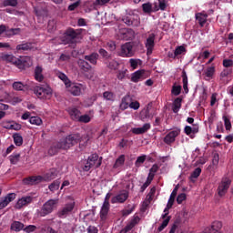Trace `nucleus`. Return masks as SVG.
<instances>
[{
    "label": "nucleus",
    "mask_w": 233,
    "mask_h": 233,
    "mask_svg": "<svg viewBox=\"0 0 233 233\" xmlns=\"http://www.w3.org/2000/svg\"><path fill=\"white\" fill-rule=\"evenodd\" d=\"M154 46H156V34L151 33L146 41L147 56H152Z\"/></svg>",
    "instance_id": "11"
},
{
    "label": "nucleus",
    "mask_w": 233,
    "mask_h": 233,
    "mask_svg": "<svg viewBox=\"0 0 233 233\" xmlns=\"http://www.w3.org/2000/svg\"><path fill=\"white\" fill-rule=\"evenodd\" d=\"M170 219H171V217H167L163 220L162 224L157 228L158 232H162V230H165V228L168 227V223H170Z\"/></svg>",
    "instance_id": "47"
},
{
    "label": "nucleus",
    "mask_w": 233,
    "mask_h": 233,
    "mask_svg": "<svg viewBox=\"0 0 233 233\" xmlns=\"http://www.w3.org/2000/svg\"><path fill=\"white\" fill-rule=\"evenodd\" d=\"M171 94H173V96H179V94H181V86H173Z\"/></svg>",
    "instance_id": "57"
},
{
    "label": "nucleus",
    "mask_w": 233,
    "mask_h": 233,
    "mask_svg": "<svg viewBox=\"0 0 233 233\" xmlns=\"http://www.w3.org/2000/svg\"><path fill=\"white\" fill-rule=\"evenodd\" d=\"M79 5H81V0H77L76 2L69 5L67 10H69V12H74V10H76Z\"/></svg>",
    "instance_id": "56"
},
{
    "label": "nucleus",
    "mask_w": 233,
    "mask_h": 233,
    "mask_svg": "<svg viewBox=\"0 0 233 233\" xmlns=\"http://www.w3.org/2000/svg\"><path fill=\"white\" fill-rule=\"evenodd\" d=\"M81 141V135L79 134H71L68 135L66 138L60 140L63 150H68L72 147L77 145Z\"/></svg>",
    "instance_id": "4"
},
{
    "label": "nucleus",
    "mask_w": 233,
    "mask_h": 233,
    "mask_svg": "<svg viewBox=\"0 0 233 233\" xmlns=\"http://www.w3.org/2000/svg\"><path fill=\"white\" fill-rule=\"evenodd\" d=\"M232 184V180L228 177L222 178L221 182L218 187V194L219 198H223V196L227 195L228 192V188H230V185Z\"/></svg>",
    "instance_id": "9"
},
{
    "label": "nucleus",
    "mask_w": 233,
    "mask_h": 233,
    "mask_svg": "<svg viewBox=\"0 0 233 233\" xmlns=\"http://www.w3.org/2000/svg\"><path fill=\"white\" fill-rule=\"evenodd\" d=\"M130 101H132V99L130 98L129 96H124L119 106L120 110H127V108L130 106Z\"/></svg>",
    "instance_id": "31"
},
{
    "label": "nucleus",
    "mask_w": 233,
    "mask_h": 233,
    "mask_svg": "<svg viewBox=\"0 0 233 233\" xmlns=\"http://www.w3.org/2000/svg\"><path fill=\"white\" fill-rule=\"evenodd\" d=\"M177 190H178V187H176L173 189V191H172V193H171V195H170V197H169V199H168V201H167V203H169V206H170V205H174V201H176V196H177Z\"/></svg>",
    "instance_id": "45"
},
{
    "label": "nucleus",
    "mask_w": 233,
    "mask_h": 233,
    "mask_svg": "<svg viewBox=\"0 0 233 233\" xmlns=\"http://www.w3.org/2000/svg\"><path fill=\"white\" fill-rule=\"evenodd\" d=\"M201 176L200 167H197L190 175L191 179H198V177Z\"/></svg>",
    "instance_id": "55"
},
{
    "label": "nucleus",
    "mask_w": 233,
    "mask_h": 233,
    "mask_svg": "<svg viewBox=\"0 0 233 233\" xmlns=\"http://www.w3.org/2000/svg\"><path fill=\"white\" fill-rule=\"evenodd\" d=\"M37 230V226L35 225H28L26 227H24V232L25 233H32L35 232Z\"/></svg>",
    "instance_id": "51"
},
{
    "label": "nucleus",
    "mask_w": 233,
    "mask_h": 233,
    "mask_svg": "<svg viewBox=\"0 0 233 233\" xmlns=\"http://www.w3.org/2000/svg\"><path fill=\"white\" fill-rule=\"evenodd\" d=\"M3 6H17V0H4L2 2Z\"/></svg>",
    "instance_id": "50"
},
{
    "label": "nucleus",
    "mask_w": 233,
    "mask_h": 233,
    "mask_svg": "<svg viewBox=\"0 0 233 233\" xmlns=\"http://www.w3.org/2000/svg\"><path fill=\"white\" fill-rule=\"evenodd\" d=\"M128 199V191L122 190L111 199V203H125Z\"/></svg>",
    "instance_id": "15"
},
{
    "label": "nucleus",
    "mask_w": 233,
    "mask_h": 233,
    "mask_svg": "<svg viewBox=\"0 0 233 233\" xmlns=\"http://www.w3.org/2000/svg\"><path fill=\"white\" fill-rule=\"evenodd\" d=\"M84 59L89 62L91 65H97V59H99V54L92 53L84 56Z\"/></svg>",
    "instance_id": "28"
},
{
    "label": "nucleus",
    "mask_w": 233,
    "mask_h": 233,
    "mask_svg": "<svg viewBox=\"0 0 233 233\" xmlns=\"http://www.w3.org/2000/svg\"><path fill=\"white\" fill-rule=\"evenodd\" d=\"M183 52H187V49L185 48V46H179L175 49L174 54H171L168 56H169V57L176 59V57H177V56H181V54H183Z\"/></svg>",
    "instance_id": "36"
},
{
    "label": "nucleus",
    "mask_w": 233,
    "mask_h": 233,
    "mask_svg": "<svg viewBox=\"0 0 233 233\" xmlns=\"http://www.w3.org/2000/svg\"><path fill=\"white\" fill-rule=\"evenodd\" d=\"M182 83H183V89L185 94H188V76H187V71H182Z\"/></svg>",
    "instance_id": "34"
},
{
    "label": "nucleus",
    "mask_w": 233,
    "mask_h": 233,
    "mask_svg": "<svg viewBox=\"0 0 233 233\" xmlns=\"http://www.w3.org/2000/svg\"><path fill=\"white\" fill-rule=\"evenodd\" d=\"M183 101V99H181L180 97H177L174 102H173V106H172V111L174 112V114H177V112H179L180 108H181V102Z\"/></svg>",
    "instance_id": "35"
},
{
    "label": "nucleus",
    "mask_w": 233,
    "mask_h": 233,
    "mask_svg": "<svg viewBox=\"0 0 233 233\" xmlns=\"http://www.w3.org/2000/svg\"><path fill=\"white\" fill-rule=\"evenodd\" d=\"M63 150V145L61 144V141L52 144L50 148L48 149L49 156H56L59 150Z\"/></svg>",
    "instance_id": "23"
},
{
    "label": "nucleus",
    "mask_w": 233,
    "mask_h": 233,
    "mask_svg": "<svg viewBox=\"0 0 233 233\" xmlns=\"http://www.w3.org/2000/svg\"><path fill=\"white\" fill-rule=\"evenodd\" d=\"M69 88V92L70 94H72V96H81L83 90H86V86L83 84H72L69 83L68 87Z\"/></svg>",
    "instance_id": "10"
},
{
    "label": "nucleus",
    "mask_w": 233,
    "mask_h": 233,
    "mask_svg": "<svg viewBox=\"0 0 233 233\" xmlns=\"http://www.w3.org/2000/svg\"><path fill=\"white\" fill-rule=\"evenodd\" d=\"M232 74V69L226 68L220 73V77H228Z\"/></svg>",
    "instance_id": "61"
},
{
    "label": "nucleus",
    "mask_w": 233,
    "mask_h": 233,
    "mask_svg": "<svg viewBox=\"0 0 233 233\" xmlns=\"http://www.w3.org/2000/svg\"><path fill=\"white\" fill-rule=\"evenodd\" d=\"M108 212H110V206L108 204H103L100 209V221L105 223L108 218Z\"/></svg>",
    "instance_id": "17"
},
{
    "label": "nucleus",
    "mask_w": 233,
    "mask_h": 233,
    "mask_svg": "<svg viewBox=\"0 0 233 233\" xmlns=\"http://www.w3.org/2000/svg\"><path fill=\"white\" fill-rule=\"evenodd\" d=\"M101 163H103V157L99 158V155H97V153H94L88 157L87 162L83 167V171L88 172L93 167H95V168H99L101 167Z\"/></svg>",
    "instance_id": "5"
},
{
    "label": "nucleus",
    "mask_w": 233,
    "mask_h": 233,
    "mask_svg": "<svg viewBox=\"0 0 233 233\" xmlns=\"http://www.w3.org/2000/svg\"><path fill=\"white\" fill-rule=\"evenodd\" d=\"M99 55L105 59V61H106V59H108L109 57H111L110 54L107 53L106 50L100 48L98 50Z\"/></svg>",
    "instance_id": "54"
},
{
    "label": "nucleus",
    "mask_w": 233,
    "mask_h": 233,
    "mask_svg": "<svg viewBox=\"0 0 233 233\" xmlns=\"http://www.w3.org/2000/svg\"><path fill=\"white\" fill-rule=\"evenodd\" d=\"M15 193H9L7 194L5 198L0 202V210L8 207V204L12 203L14 199H15Z\"/></svg>",
    "instance_id": "16"
},
{
    "label": "nucleus",
    "mask_w": 233,
    "mask_h": 233,
    "mask_svg": "<svg viewBox=\"0 0 233 233\" xmlns=\"http://www.w3.org/2000/svg\"><path fill=\"white\" fill-rule=\"evenodd\" d=\"M67 112L73 121H78L79 117L81 116V111L76 107H69Z\"/></svg>",
    "instance_id": "25"
},
{
    "label": "nucleus",
    "mask_w": 233,
    "mask_h": 233,
    "mask_svg": "<svg viewBox=\"0 0 233 233\" xmlns=\"http://www.w3.org/2000/svg\"><path fill=\"white\" fill-rule=\"evenodd\" d=\"M13 89L16 90L18 92H21L23 90H28V85L23 84L21 81L14 82L13 83Z\"/></svg>",
    "instance_id": "33"
},
{
    "label": "nucleus",
    "mask_w": 233,
    "mask_h": 233,
    "mask_svg": "<svg viewBox=\"0 0 233 233\" xmlns=\"http://www.w3.org/2000/svg\"><path fill=\"white\" fill-rule=\"evenodd\" d=\"M29 123H31V125H36V127H40V125H43V120L39 116H31L29 118Z\"/></svg>",
    "instance_id": "44"
},
{
    "label": "nucleus",
    "mask_w": 233,
    "mask_h": 233,
    "mask_svg": "<svg viewBox=\"0 0 233 233\" xmlns=\"http://www.w3.org/2000/svg\"><path fill=\"white\" fill-rule=\"evenodd\" d=\"M59 187H61V181L59 179H56L48 186V188L50 192L54 193L56 190H59Z\"/></svg>",
    "instance_id": "38"
},
{
    "label": "nucleus",
    "mask_w": 233,
    "mask_h": 233,
    "mask_svg": "<svg viewBox=\"0 0 233 233\" xmlns=\"http://www.w3.org/2000/svg\"><path fill=\"white\" fill-rule=\"evenodd\" d=\"M195 17H196V21L198 23L199 26H201V28H203V26H205V25L207 23L208 15H207L205 13H197Z\"/></svg>",
    "instance_id": "21"
},
{
    "label": "nucleus",
    "mask_w": 233,
    "mask_h": 233,
    "mask_svg": "<svg viewBox=\"0 0 233 233\" xmlns=\"http://www.w3.org/2000/svg\"><path fill=\"white\" fill-rule=\"evenodd\" d=\"M134 54H136V51H134V44L127 42L121 46L118 56L120 57H134Z\"/></svg>",
    "instance_id": "7"
},
{
    "label": "nucleus",
    "mask_w": 233,
    "mask_h": 233,
    "mask_svg": "<svg viewBox=\"0 0 233 233\" xmlns=\"http://www.w3.org/2000/svg\"><path fill=\"white\" fill-rule=\"evenodd\" d=\"M139 117L141 121H146V119H150V117H152V115L150 114V107L148 106L140 111Z\"/></svg>",
    "instance_id": "29"
},
{
    "label": "nucleus",
    "mask_w": 233,
    "mask_h": 233,
    "mask_svg": "<svg viewBox=\"0 0 233 233\" xmlns=\"http://www.w3.org/2000/svg\"><path fill=\"white\" fill-rule=\"evenodd\" d=\"M184 132L187 136H190V134H198L199 132V128L192 127L190 126H186L184 128Z\"/></svg>",
    "instance_id": "42"
},
{
    "label": "nucleus",
    "mask_w": 233,
    "mask_h": 233,
    "mask_svg": "<svg viewBox=\"0 0 233 233\" xmlns=\"http://www.w3.org/2000/svg\"><path fill=\"white\" fill-rule=\"evenodd\" d=\"M140 106L141 104H139V101H133L129 103V108H132L133 110H139Z\"/></svg>",
    "instance_id": "59"
},
{
    "label": "nucleus",
    "mask_w": 233,
    "mask_h": 233,
    "mask_svg": "<svg viewBox=\"0 0 233 233\" xmlns=\"http://www.w3.org/2000/svg\"><path fill=\"white\" fill-rule=\"evenodd\" d=\"M105 65L109 68V70H117V68H119V62L111 57L105 60Z\"/></svg>",
    "instance_id": "22"
},
{
    "label": "nucleus",
    "mask_w": 233,
    "mask_h": 233,
    "mask_svg": "<svg viewBox=\"0 0 233 233\" xmlns=\"http://www.w3.org/2000/svg\"><path fill=\"white\" fill-rule=\"evenodd\" d=\"M103 97L106 101H114L116 99V95L112 91H105L103 93Z\"/></svg>",
    "instance_id": "43"
},
{
    "label": "nucleus",
    "mask_w": 233,
    "mask_h": 233,
    "mask_svg": "<svg viewBox=\"0 0 233 233\" xmlns=\"http://www.w3.org/2000/svg\"><path fill=\"white\" fill-rule=\"evenodd\" d=\"M223 119L226 130H230L232 128V123L230 122V119H228L227 116H224Z\"/></svg>",
    "instance_id": "58"
},
{
    "label": "nucleus",
    "mask_w": 233,
    "mask_h": 233,
    "mask_svg": "<svg viewBox=\"0 0 233 233\" xmlns=\"http://www.w3.org/2000/svg\"><path fill=\"white\" fill-rule=\"evenodd\" d=\"M214 74H216V66H214L208 67L205 72L206 77H209V78L213 77Z\"/></svg>",
    "instance_id": "49"
},
{
    "label": "nucleus",
    "mask_w": 233,
    "mask_h": 233,
    "mask_svg": "<svg viewBox=\"0 0 233 233\" xmlns=\"http://www.w3.org/2000/svg\"><path fill=\"white\" fill-rule=\"evenodd\" d=\"M78 66L82 70L84 76L87 79H92L94 77V72L92 71V66L85 59L78 60Z\"/></svg>",
    "instance_id": "8"
},
{
    "label": "nucleus",
    "mask_w": 233,
    "mask_h": 233,
    "mask_svg": "<svg viewBox=\"0 0 233 233\" xmlns=\"http://www.w3.org/2000/svg\"><path fill=\"white\" fill-rule=\"evenodd\" d=\"M122 21L127 26H137L139 25V16L137 15H127L122 18Z\"/></svg>",
    "instance_id": "13"
},
{
    "label": "nucleus",
    "mask_w": 233,
    "mask_h": 233,
    "mask_svg": "<svg viewBox=\"0 0 233 233\" xmlns=\"http://www.w3.org/2000/svg\"><path fill=\"white\" fill-rule=\"evenodd\" d=\"M143 74H145L144 70H137V71L134 72L131 75L132 83H139V81L141 80V77H143Z\"/></svg>",
    "instance_id": "30"
},
{
    "label": "nucleus",
    "mask_w": 233,
    "mask_h": 233,
    "mask_svg": "<svg viewBox=\"0 0 233 233\" xmlns=\"http://www.w3.org/2000/svg\"><path fill=\"white\" fill-rule=\"evenodd\" d=\"M90 120H91L90 116L82 115L78 117L77 121H79V123H90Z\"/></svg>",
    "instance_id": "53"
},
{
    "label": "nucleus",
    "mask_w": 233,
    "mask_h": 233,
    "mask_svg": "<svg viewBox=\"0 0 233 233\" xmlns=\"http://www.w3.org/2000/svg\"><path fill=\"white\" fill-rule=\"evenodd\" d=\"M14 143L16 147H21L23 145V136L19 133H15L13 135Z\"/></svg>",
    "instance_id": "40"
},
{
    "label": "nucleus",
    "mask_w": 233,
    "mask_h": 233,
    "mask_svg": "<svg viewBox=\"0 0 233 233\" xmlns=\"http://www.w3.org/2000/svg\"><path fill=\"white\" fill-rule=\"evenodd\" d=\"M145 161H147V155H142L140 157H137L135 162V166L137 167V168H139V167H141V165H143Z\"/></svg>",
    "instance_id": "46"
},
{
    "label": "nucleus",
    "mask_w": 233,
    "mask_h": 233,
    "mask_svg": "<svg viewBox=\"0 0 233 233\" xmlns=\"http://www.w3.org/2000/svg\"><path fill=\"white\" fill-rule=\"evenodd\" d=\"M185 199H187V194L181 193L177 198V203L178 205H181V203H183L185 201Z\"/></svg>",
    "instance_id": "60"
},
{
    "label": "nucleus",
    "mask_w": 233,
    "mask_h": 233,
    "mask_svg": "<svg viewBox=\"0 0 233 233\" xmlns=\"http://www.w3.org/2000/svg\"><path fill=\"white\" fill-rule=\"evenodd\" d=\"M34 77L35 81H38V83H43V81H45V76L43 75V66H36L35 67Z\"/></svg>",
    "instance_id": "18"
},
{
    "label": "nucleus",
    "mask_w": 233,
    "mask_h": 233,
    "mask_svg": "<svg viewBox=\"0 0 233 233\" xmlns=\"http://www.w3.org/2000/svg\"><path fill=\"white\" fill-rule=\"evenodd\" d=\"M10 228L13 230V232H21V230L25 229V224L21 221L15 220L11 224Z\"/></svg>",
    "instance_id": "27"
},
{
    "label": "nucleus",
    "mask_w": 233,
    "mask_h": 233,
    "mask_svg": "<svg viewBox=\"0 0 233 233\" xmlns=\"http://www.w3.org/2000/svg\"><path fill=\"white\" fill-rule=\"evenodd\" d=\"M25 185H37L43 181V177L41 176H35V177H28L24 178Z\"/></svg>",
    "instance_id": "19"
},
{
    "label": "nucleus",
    "mask_w": 233,
    "mask_h": 233,
    "mask_svg": "<svg viewBox=\"0 0 233 233\" xmlns=\"http://www.w3.org/2000/svg\"><path fill=\"white\" fill-rule=\"evenodd\" d=\"M29 203H32V197H23L17 201L15 208H23V207L29 205Z\"/></svg>",
    "instance_id": "26"
},
{
    "label": "nucleus",
    "mask_w": 233,
    "mask_h": 233,
    "mask_svg": "<svg viewBox=\"0 0 233 233\" xmlns=\"http://www.w3.org/2000/svg\"><path fill=\"white\" fill-rule=\"evenodd\" d=\"M2 58L15 65L19 70H26V68H30L32 66V59L29 56L17 58L14 55H4Z\"/></svg>",
    "instance_id": "1"
},
{
    "label": "nucleus",
    "mask_w": 233,
    "mask_h": 233,
    "mask_svg": "<svg viewBox=\"0 0 233 233\" xmlns=\"http://www.w3.org/2000/svg\"><path fill=\"white\" fill-rule=\"evenodd\" d=\"M19 159H21V154H19V153H13L9 157L11 165H17V163H19Z\"/></svg>",
    "instance_id": "41"
},
{
    "label": "nucleus",
    "mask_w": 233,
    "mask_h": 233,
    "mask_svg": "<svg viewBox=\"0 0 233 233\" xmlns=\"http://www.w3.org/2000/svg\"><path fill=\"white\" fill-rule=\"evenodd\" d=\"M142 9L145 14H150L152 12V5L150 3L143 4Z\"/></svg>",
    "instance_id": "52"
},
{
    "label": "nucleus",
    "mask_w": 233,
    "mask_h": 233,
    "mask_svg": "<svg viewBox=\"0 0 233 233\" xmlns=\"http://www.w3.org/2000/svg\"><path fill=\"white\" fill-rule=\"evenodd\" d=\"M59 203L58 199H49L47 200L38 212L41 218H45L49 214H52L56 208H57V204Z\"/></svg>",
    "instance_id": "3"
},
{
    "label": "nucleus",
    "mask_w": 233,
    "mask_h": 233,
    "mask_svg": "<svg viewBox=\"0 0 233 233\" xmlns=\"http://www.w3.org/2000/svg\"><path fill=\"white\" fill-rule=\"evenodd\" d=\"M34 93L38 99H50L52 97V88L48 86H35L34 88Z\"/></svg>",
    "instance_id": "6"
},
{
    "label": "nucleus",
    "mask_w": 233,
    "mask_h": 233,
    "mask_svg": "<svg viewBox=\"0 0 233 233\" xmlns=\"http://www.w3.org/2000/svg\"><path fill=\"white\" fill-rule=\"evenodd\" d=\"M58 77H59V79H61V81H63V83H65L66 88H68V85H70V83H71L68 76H66V75H65V73H59Z\"/></svg>",
    "instance_id": "48"
},
{
    "label": "nucleus",
    "mask_w": 233,
    "mask_h": 233,
    "mask_svg": "<svg viewBox=\"0 0 233 233\" xmlns=\"http://www.w3.org/2000/svg\"><path fill=\"white\" fill-rule=\"evenodd\" d=\"M223 66L225 68H230V66H233V60H231V59H224L223 60Z\"/></svg>",
    "instance_id": "62"
},
{
    "label": "nucleus",
    "mask_w": 233,
    "mask_h": 233,
    "mask_svg": "<svg viewBox=\"0 0 233 233\" xmlns=\"http://www.w3.org/2000/svg\"><path fill=\"white\" fill-rule=\"evenodd\" d=\"M30 48H32L31 43H24L17 45L15 50L18 54H21V52H26V50H30Z\"/></svg>",
    "instance_id": "32"
},
{
    "label": "nucleus",
    "mask_w": 233,
    "mask_h": 233,
    "mask_svg": "<svg viewBox=\"0 0 233 233\" xmlns=\"http://www.w3.org/2000/svg\"><path fill=\"white\" fill-rule=\"evenodd\" d=\"M151 126L149 123H146L143 125L142 127H134L131 129V132L133 134H136L137 136H139L141 134H146V132H148L150 130Z\"/></svg>",
    "instance_id": "20"
},
{
    "label": "nucleus",
    "mask_w": 233,
    "mask_h": 233,
    "mask_svg": "<svg viewBox=\"0 0 233 233\" xmlns=\"http://www.w3.org/2000/svg\"><path fill=\"white\" fill-rule=\"evenodd\" d=\"M125 165V155H120L113 165V168H119Z\"/></svg>",
    "instance_id": "39"
},
{
    "label": "nucleus",
    "mask_w": 233,
    "mask_h": 233,
    "mask_svg": "<svg viewBox=\"0 0 233 233\" xmlns=\"http://www.w3.org/2000/svg\"><path fill=\"white\" fill-rule=\"evenodd\" d=\"M119 34L121 36V39H128V36L127 35V34H128V29L124 28V29H120Z\"/></svg>",
    "instance_id": "63"
},
{
    "label": "nucleus",
    "mask_w": 233,
    "mask_h": 233,
    "mask_svg": "<svg viewBox=\"0 0 233 233\" xmlns=\"http://www.w3.org/2000/svg\"><path fill=\"white\" fill-rule=\"evenodd\" d=\"M79 35H81V29L68 27L60 36V41L63 45H76V43H77V39H79Z\"/></svg>",
    "instance_id": "2"
},
{
    "label": "nucleus",
    "mask_w": 233,
    "mask_h": 233,
    "mask_svg": "<svg viewBox=\"0 0 233 233\" xmlns=\"http://www.w3.org/2000/svg\"><path fill=\"white\" fill-rule=\"evenodd\" d=\"M74 207H76V203L74 202L66 204V206L58 211V218H66V216L74 210Z\"/></svg>",
    "instance_id": "14"
},
{
    "label": "nucleus",
    "mask_w": 233,
    "mask_h": 233,
    "mask_svg": "<svg viewBox=\"0 0 233 233\" xmlns=\"http://www.w3.org/2000/svg\"><path fill=\"white\" fill-rule=\"evenodd\" d=\"M127 74H128V69L122 68L116 72V79L118 81H125V78L127 77Z\"/></svg>",
    "instance_id": "37"
},
{
    "label": "nucleus",
    "mask_w": 233,
    "mask_h": 233,
    "mask_svg": "<svg viewBox=\"0 0 233 233\" xmlns=\"http://www.w3.org/2000/svg\"><path fill=\"white\" fill-rule=\"evenodd\" d=\"M129 64L131 68H133V70H136V68H137L138 63L137 59H134V58L129 59Z\"/></svg>",
    "instance_id": "64"
},
{
    "label": "nucleus",
    "mask_w": 233,
    "mask_h": 233,
    "mask_svg": "<svg viewBox=\"0 0 233 233\" xmlns=\"http://www.w3.org/2000/svg\"><path fill=\"white\" fill-rule=\"evenodd\" d=\"M179 134H181V129L179 128H176L170 131L164 137V143H166V145H172V143L176 141V138L177 137V136H179Z\"/></svg>",
    "instance_id": "12"
},
{
    "label": "nucleus",
    "mask_w": 233,
    "mask_h": 233,
    "mask_svg": "<svg viewBox=\"0 0 233 233\" xmlns=\"http://www.w3.org/2000/svg\"><path fill=\"white\" fill-rule=\"evenodd\" d=\"M57 174L59 172L56 168H51L44 177L43 181H52V179H56L57 177Z\"/></svg>",
    "instance_id": "24"
}]
</instances>
